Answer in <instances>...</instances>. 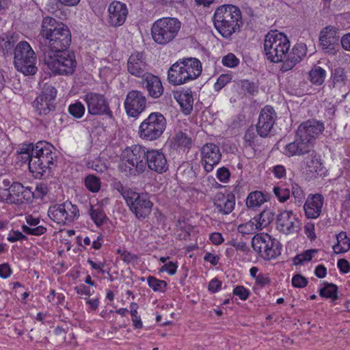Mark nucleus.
<instances>
[{
  "label": "nucleus",
  "mask_w": 350,
  "mask_h": 350,
  "mask_svg": "<svg viewBox=\"0 0 350 350\" xmlns=\"http://www.w3.org/2000/svg\"><path fill=\"white\" fill-rule=\"evenodd\" d=\"M213 203L219 213L228 215L234 208L235 196L232 193H228L226 195L217 193L213 199Z\"/></svg>",
  "instance_id": "27"
},
{
  "label": "nucleus",
  "mask_w": 350,
  "mask_h": 350,
  "mask_svg": "<svg viewBox=\"0 0 350 350\" xmlns=\"http://www.w3.org/2000/svg\"><path fill=\"white\" fill-rule=\"evenodd\" d=\"M269 200V196L267 193L256 190L248 194L245 200V204L250 210L256 211Z\"/></svg>",
  "instance_id": "29"
},
{
  "label": "nucleus",
  "mask_w": 350,
  "mask_h": 350,
  "mask_svg": "<svg viewBox=\"0 0 350 350\" xmlns=\"http://www.w3.org/2000/svg\"><path fill=\"white\" fill-rule=\"evenodd\" d=\"M201 155L202 165L207 172L213 171L221 159L219 148L213 143L206 144L201 148Z\"/></svg>",
  "instance_id": "18"
},
{
  "label": "nucleus",
  "mask_w": 350,
  "mask_h": 350,
  "mask_svg": "<svg viewBox=\"0 0 350 350\" xmlns=\"http://www.w3.org/2000/svg\"><path fill=\"white\" fill-rule=\"evenodd\" d=\"M12 274V269L8 263L0 265V277L7 278Z\"/></svg>",
  "instance_id": "63"
},
{
  "label": "nucleus",
  "mask_w": 350,
  "mask_h": 350,
  "mask_svg": "<svg viewBox=\"0 0 350 350\" xmlns=\"http://www.w3.org/2000/svg\"><path fill=\"white\" fill-rule=\"evenodd\" d=\"M252 247L260 258L271 260L281 254L282 245L277 239L269 234L258 233L252 238Z\"/></svg>",
  "instance_id": "10"
},
{
  "label": "nucleus",
  "mask_w": 350,
  "mask_h": 350,
  "mask_svg": "<svg viewBox=\"0 0 350 350\" xmlns=\"http://www.w3.org/2000/svg\"><path fill=\"white\" fill-rule=\"evenodd\" d=\"M221 287V282L217 278L212 279L208 284V289L213 293L217 292Z\"/></svg>",
  "instance_id": "62"
},
{
  "label": "nucleus",
  "mask_w": 350,
  "mask_h": 350,
  "mask_svg": "<svg viewBox=\"0 0 350 350\" xmlns=\"http://www.w3.org/2000/svg\"><path fill=\"white\" fill-rule=\"evenodd\" d=\"M273 191L276 198L281 202H286L291 196V190L284 185L275 186Z\"/></svg>",
  "instance_id": "44"
},
{
  "label": "nucleus",
  "mask_w": 350,
  "mask_h": 350,
  "mask_svg": "<svg viewBox=\"0 0 350 350\" xmlns=\"http://www.w3.org/2000/svg\"><path fill=\"white\" fill-rule=\"evenodd\" d=\"M85 186L92 193H97L100 191L101 182L98 177L93 174L88 175L84 180Z\"/></svg>",
  "instance_id": "39"
},
{
  "label": "nucleus",
  "mask_w": 350,
  "mask_h": 350,
  "mask_svg": "<svg viewBox=\"0 0 350 350\" xmlns=\"http://www.w3.org/2000/svg\"><path fill=\"white\" fill-rule=\"evenodd\" d=\"M142 85L148 91L150 96L159 98L163 92V87L160 79L150 72L142 77Z\"/></svg>",
  "instance_id": "28"
},
{
  "label": "nucleus",
  "mask_w": 350,
  "mask_h": 350,
  "mask_svg": "<svg viewBox=\"0 0 350 350\" xmlns=\"http://www.w3.org/2000/svg\"><path fill=\"white\" fill-rule=\"evenodd\" d=\"M166 126L164 116L160 112H152L140 124L138 135L145 141H154L162 136Z\"/></svg>",
  "instance_id": "9"
},
{
  "label": "nucleus",
  "mask_w": 350,
  "mask_h": 350,
  "mask_svg": "<svg viewBox=\"0 0 350 350\" xmlns=\"http://www.w3.org/2000/svg\"><path fill=\"white\" fill-rule=\"evenodd\" d=\"M174 146L181 149H189L192 144L191 137L182 131L178 132L173 138Z\"/></svg>",
  "instance_id": "35"
},
{
  "label": "nucleus",
  "mask_w": 350,
  "mask_h": 350,
  "mask_svg": "<svg viewBox=\"0 0 350 350\" xmlns=\"http://www.w3.org/2000/svg\"><path fill=\"white\" fill-rule=\"evenodd\" d=\"M276 113L271 106H265L260 111L258 122L256 126L258 135L267 137L271 133L275 122Z\"/></svg>",
  "instance_id": "17"
},
{
  "label": "nucleus",
  "mask_w": 350,
  "mask_h": 350,
  "mask_svg": "<svg viewBox=\"0 0 350 350\" xmlns=\"http://www.w3.org/2000/svg\"><path fill=\"white\" fill-rule=\"evenodd\" d=\"M49 217L60 225L72 224L79 217V210L77 205L67 200L62 204L51 206L48 210Z\"/></svg>",
  "instance_id": "13"
},
{
  "label": "nucleus",
  "mask_w": 350,
  "mask_h": 350,
  "mask_svg": "<svg viewBox=\"0 0 350 350\" xmlns=\"http://www.w3.org/2000/svg\"><path fill=\"white\" fill-rule=\"evenodd\" d=\"M88 107V111L91 115L106 116L110 119L113 114L110 109L109 104L104 95L94 92L88 93L84 98Z\"/></svg>",
  "instance_id": "14"
},
{
  "label": "nucleus",
  "mask_w": 350,
  "mask_h": 350,
  "mask_svg": "<svg viewBox=\"0 0 350 350\" xmlns=\"http://www.w3.org/2000/svg\"><path fill=\"white\" fill-rule=\"evenodd\" d=\"M224 66L229 68H234L239 64V59L233 53H228L222 58Z\"/></svg>",
  "instance_id": "50"
},
{
  "label": "nucleus",
  "mask_w": 350,
  "mask_h": 350,
  "mask_svg": "<svg viewBox=\"0 0 350 350\" xmlns=\"http://www.w3.org/2000/svg\"><path fill=\"white\" fill-rule=\"evenodd\" d=\"M124 106L129 117L137 118L146 107V98L141 91H129L126 94Z\"/></svg>",
  "instance_id": "15"
},
{
  "label": "nucleus",
  "mask_w": 350,
  "mask_h": 350,
  "mask_svg": "<svg viewBox=\"0 0 350 350\" xmlns=\"http://www.w3.org/2000/svg\"><path fill=\"white\" fill-rule=\"evenodd\" d=\"M21 159L28 162L29 171L36 178L51 175L57 166V153L55 147L46 141L25 144L20 151Z\"/></svg>",
  "instance_id": "2"
},
{
  "label": "nucleus",
  "mask_w": 350,
  "mask_h": 350,
  "mask_svg": "<svg viewBox=\"0 0 350 350\" xmlns=\"http://www.w3.org/2000/svg\"><path fill=\"white\" fill-rule=\"evenodd\" d=\"M307 53L306 45L304 43H297L292 49L290 53H286V59L283 62L280 70L287 72L293 69L299 63Z\"/></svg>",
  "instance_id": "25"
},
{
  "label": "nucleus",
  "mask_w": 350,
  "mask_h": 350,
  "mask_svg": "<svg viewBox=\"0 0 350 350\" xmlns=\"http://www.w3.org/2000/svg\"><path fill=\"white\" fill-rule=\"evenodd\" d=\"M290 49L287 36L278 31L269 32L264 40V51L271 62L278 63L283 60Z\"/></svg>",
  "instance_id": "6"
},
{
  "label": "nucleus",
  "mask_w": 350,
  "mask_h": 350,
  "mask_svg": "<svg viewBox=\"0 0 350 350\" xmlns=\"http://www.w3.org/2000/svg\"><path fill=\"white\" fill-rule=\"evenodd\" d=\"M334 83H345L347 80V75L342 68L338 67L334 69L332 72Z\"/></svg>",
  "instance_id": "48"
},
{
  "label": "nucleus",
  "mask_w": 350,
  "mask_h": 350,
  "mask_svg": "<svg viewBox=\"0 0 350 350\" xmlns=\"http://www.w3.org/2000/svg\"><path fill=\"white\" fill-rule=\"evenodd\" d=\"M323 285L324 287L319 291L320 296L336 300L338 298V286L334 284L327 282H324Z\"/></svg>",
  "instance_id": "36"
},
{
  "label": "nucleus",
  "mask_w": 350,
  "mask_h": 350,
  "mask_svg": "<svg viewBox=\"0 0 350 350\" xmlns=\"http://www.w3.org/2000/svg\"><path fill=\"white\" fill-rule=\"evenodd\" d=\"M16 41L17 39L14 36H6L0 38V46L4 55H11L12 53Z\"/></svg>",
  "instance_id": "38"
},
{
  "label": "nucleus",
  "mask_w": 350,
  "mask_h": 350,
  "mask_svg": "<svg viewBox=\"0 0 350 350\" xmlns=\"http://www.w3.org/2000/svg\"><path fill=\"white\" fill-rule=\"evenodd\" d=\"M308 282V279L301 274H295L292 278V285L295 288H304Z\"/></svg>",
  "instance_id": "52"
},
{
  "label": "nucleus",
  "mask_w": 350,
  "mask_h": 350,
  "mask_svg": "<svg viewBox=\"0 0 350 350\" xmlns=\"http://www.w3.org/2000/svg\"><path fill=\"white\" fill-rule=\"evenodd\" d=\"M312 147V144H310L309 140H304L303 137L298 136L296 133L294 141L287 144L284 146L282 152L288 157L301 156L309 153Z\"/></svg>",
  "instance_id": "22"
},
{
  "label": "nucleus",
  "mask_w": 350,
  "mask_h": 350,
  "mask_svg": "<svg viewBox=\"0 0 350 350\" xmlns=\"http://www.w3.org/2000/svg\"><path fill=\"white\" fill-rule=\"evenodd\" d=\"M234 295L238 296L241 300H246L250 295V291L243 286H237L233 290Z\"/></svg>",
  "instance_id": "53"
},
{
  "label": "nucleus",
  "mask_w": 350,
  "mask_h": 350,
  "mask_svg": "<svg viewBox=\"0 0 350 350\" xmlns=\"http://www.w3.org/2000/svg\"><path fill=\"white\" fill-rule=\"evenodd\" d=\"M275 213L270 208L264 209L258 216L254 217L255 221L260 230L267 227L274 219Z\"/></svg>",
  "instance_id": "33"
},
{
  "label": "nucleus",
  "mask_w": 350,
  "mask_h": 350,
  "mask_svg": "<svg viewBox=\"0 0 350 350\" xmlns=\"http://www.w3.org/2000/svg\"><path fill=\"white\" fill-rule=\"evenodd\" d=\"M257 223L255 221V219L250 220L249 221L240 224L238 226V230L239 232L245 234H249L254 232L256 230H260L258 228V226L256 225Z\"/></svg>",
  "instance_id": "45"
},
{
  "label": "nucleus",
  "mask_w": 350,
  "mask_h": 350,
  "mask_svg": "<svg viewBox=\"0 0 350 350\" xmlns=\"http://www.w3.org/2000/svg\"><path fill=\"white\" fill-rule=\"evenodd\" d=\"M337 266L340 271L342 273H347L350 271V264L345 258H340L337 262Z\"/></svg>",
  "instance_id": "60"
},
{
  "label": "nucleus",
  "mask_w": 350,
  "mask_h": 350,
  "mask_svg": "<svg viewBox=\"0 0 350 350\" xmlns=\"http://www.w3.org/2000/svg\"><path fill=\"white\" fill-rule=\"evenodd\" d=\"M181 27L180 21L174 17H163L157 20L152 25L153 40L160 45H165L174 40Z\"/></svg>",
  "instance_id": "7"
},
{
  "label": "nucleus",
  "mask_w": 350,
  "mask_h": 350,
  "mask_svg": "<svg viewBox=\"0 0 350 350\" xmlns=\"http://www.w3.org/2000/svg\"><path fill=\"white\" fill-rule=\"evenodd\" d=\"M230 173L228 168L223 167L217 170V178L222 183H227L230 178Z\"/></svg>",
  "instance_id": "54"
},
{
  "label": "nucleus",
  "mask_w": 350,
  "mask_h": 350,
  "mask_svg": "<svg viewBox=\"0 0 350 350\" xmlns=\"http://www.w3.org/2000/svg\"><path fill=\"white\" fill-rule=\"evenodd\" d=\"M239 85L245 94L255 95L258 92V86L254 82H250L248 80H241Z\"/></svg>",
  "instance_id": "46"
},
{
  "label": "nucleus",
  "mask_w": 350,
  "mask_h": 350,
  "mask_svg": "<svg viewBox=\"0 0 350 350\" xmlns=\"http://www.w3.org/2000/svg\"><path fill=\"white\" fill-rule=\"evenodd\" d=\"M23 185L18 183L14 182L9 188V194L12 198L13 202L21 203V196L23 194Z\"/></svg>",
  "instance_id": "41"
},
{
  "label": "nucleus",
  "mask_w": 350,
  "mask_h": 350,
  "mask_svg": "<svg viewBox=\"0 0 350 350\" xmlns=\"http://www.w3.org/2000/svg\"><path fill=\"white\" fill-rule=\"evenodd\" d=\"M301 222L292 211H282L276 217V229L288 235L300 230Z\"/></svg>",
  "instance_id": "16"
},
{
  "label": "nucleus",
  "mask_w": 350,
  "mask_h": 350,
  "mask_svg": "<svg viewBox=\"0 0 350 350\" xmlns=\"http://www.w3.org/2000/svg\"><path fill=\"white\" fill-rule=\"evenodd\" d=\"M109 23L114 27H119L126 21L128 10L126 5L120 1H114L108 7Z\"/></svg>",
  "instance_id": "26"
},
{
  "label": "nucleus",
  "mask_w": 350,
  "mask_h": 350,
  "mask_svg": "<svg viewBox=\"0 0 350 350\" xmlns=\"http://www.w3.org/2000/svg\"><path fill=\"white\" fill-rule=\"evenodd\" d=\"M89 168H91L97 172L102 173L107 170L106 165L100 163L98 161H89L87 164Z\"/></svg>",
  "instance_id": "61"
},
{
  "label": "nucleus",
  "mask_w": 350,
  "mask_h": 350,
  "mask_svg": "<svg viewBox=\"0 0 350 350\" xmlns=\"http://www.w3.org/2000/svg\"><path fill=\"white\" fill-rule=\"evenodd\" d=\"M337 243L333 249L336 254H343L350 249V239L347 237L345 232H341L336 235Z\"/></svg>",
  "instance_id": "34"
},
{
  "label": "nucleus",
  "mask_w": 350,
  "mask_h": 350,
  "mask_svg": "<svg viewBox=\"0 0 350 350\" xmlns=\"http://www.w3.org/2000/svg\"><path fill=\"white\" fill-rule=\"evenodd\" d=\"M324 130L323 123L316 120H308L302 122L297 129V133L304 140H309L310 144L313 142L316 137Z\"/></svg>",
  "instance_id": "21"
},
{
  "label": "nucleus",
  "mask_w": 350,
  "mask_h": 350,
  "mask_svg": "<svg viewBox=\"0 0 350 350\" xmlns=\"http://www.w3.org/2000/svg\"><path fill=\"white\" fill-rule=\"evenodd\" d=\"M291 193H292L295 199V203L297 204V206H300L303 204L306 198L303 189L297 183H293L291 184Z\"/></svg>",
  "instance_id": "43"
},
{
  "label": "nucleus",
  "mask_w": 350,
  "mask_h": 350,
  "mask_svg": "<svg viewBox=\"0 0 350 350\" xmlns=\"http://www.w3.org/2000/svg\"><path fill=\"white\" fill-rule=\"evenodd\" d=\"M326 72L321 67H316L310 73V81L313 84L321 85L325 80Z\"/></svg>",
  "instance_id": "40"
},
{
  "label": "nucleus",
  "mask_w": 350,
  "mask_h": 350,
  "mask_svg": "<svg viewBox=\"0 0 350 350\" xmlns=\"http://www.w3.org/2000/svg\"><path fill=\"white\" fill-rule=\"evenodd\" d=\"M316 252V250H310L297 255L295 258V264H301L304 261L311 260L313 257V254Z\"/></svg>",
  "instance_id": "51"
},
{
  "label": "nucleus",
  "mask_w": 350,
  "mask_h": 350,
  "mask_svg": "<svg viewBox=\"0 0 350 350\" xmlns=\"http://www.w3.org/2000/svg\"><path fill=\"white\" fill-rule=\"evenodd\" d=\"M39 36L47 49L44 52V64L55 75H70L75 72V55L68 51L71 44L68 27L54 18H43Z\"/></svg>",
  "instance_id": "1"
},
{
  "label": "nucleus",
  "mask_w": 350,
  "mask_h": 350,
  "mask_svg": "<svg viewBox=\"0 0 350 350\" xmlns=\"http://www.w3.org/2000/svg\"><path fill=\"white\" fill-rule=\"evenodd\" d=\"M148 286L155 292L163 293L167 288V283L164 280H161L154 276H148L147 278Z\"/></svg>",
  "instance_id": "42"
},
{
  "label": "nucleus",
  "mask_w": 350,
  "mask_h": 350,
  "mask_svg": "<svg viewBox=\"0 0 350 350\" xmlns=\"http://www.w3.org/2000/svg\"><path fill=\"white\" fill-rule=\"evenodd\" d=\"M146 167L159 174L165 172L168 164L165 155L160 150L147 149Z\"/></svg>",
  "instance_id": "20"
},
{
  "label": "nucleus",
  "mask_w": 350,
  "mask_h": 350,
  "mask_svg": "<svg viewBox=\"0 0 350 350\" xmlns=\"http://www.w3.org/2000/svg\"><path fill=\"white\" fill-rule=\"evenodd\" d=\"M306 168L311 173H314L319 176L324 174L325 169L321 159L314 152L305 159Z\"/></svg>",
  "instance_id": "31"
},
{
  "label": "nucleus",
  "mask_w": 350,
  "mask_h": 350,
  "mask_svg": "<svg viewBox=\"0 0 350 350\" xmlns=\"http://www.w3.org/2000/svg\"><path fill=\"white\" fill-rule=\"evenodd\" d=\"M213 21L216 30L228 38L240 31L243 25L241 10L231 4L220 5L215 11Z\"/></svg>",
  "instance_id": "3"
},
{
  "label": "nucleus",
  "mask_w": 350,
  "mask_h": 350,
  "mask_svg": "<svg viewBox=\"0 0 350 350\" xmlns=\"http://www.w3.org/2000/svg\"><path fill=\"white\" fill-rule=\"evenodd\" d=\"M202 70V64L198 59H180L169 68L167 79L174 85L185 84L197 79L201 75Z\"/></svg>",
  "instance_id": "4"
},
{
  "label": "nucleus",
  "mask_w": 350,
  "mask_h": 350,
  "mask_svg": "<svg viewBox=\"0 0 350 350\" xmlns=\"http://www.w3.org/2000/svg\"><path fill=\"white\" fill-rule=\"evenodd\" d=\"M115 189L121 193L125 200L127 199V196H130V193L134 191L129 188L125 187L120 182L116 183Z\"/></svg>",
  "instance_id": "57"
},
{
  "label": "nucleus",
  "mask_w": 350,
  "mask_h": 350,
  "mask_svg": "<svg viewBox=\"0 0 350 350\" xmlns=\"http://www.w3.org/2000/svg\"><path fill=\"white\" fill-rule=\"evenodd\" d=\"M324 198L321 193H310L304 204V210L308 219H317L321 213Z\"/></svg>",
  "instance_id": "23"
},
{
  "label": "nucleus",
  "mask_w": 350,
  "mask_h": 350,
  "mask_svg": "<svg viewBox=\"0 0 350 350\" xmlns=\"http://www.w3.org/2000/svg\"><path fill=\"white\" fill-rule=\"evenodd\" d=\"M174 98L185 114L191 113L193 105V98L191 91L177 92L174 94Z\"/></svg>",
  "instance_id": "30"
},
{
  "label": "nucleus",
  "mask_w": 350,
  "mask_h": 350,
  "mask_svg": "<svg viewBox=\"0 0 350 350\" xmlns=\"http://www.w3.org/2000/svg\"><path fill=\"white\" fill-rule=\"evenodd\" d=\"M148 64L146 55L142 52L131 53L127 60V71L135 77H144L148 73Z\"/></svg>",
  "instance_id": "19"
},
{
  "label": "nucleus",
  "mask_w": 350,
  "mask_h": 350,
  "mask_svg": "<svg viewBox=\"0 0 350 350\" xmlns=\"http://www.w3.org/2000/svg\"><path fill=\"white\" fill-rule=\"evenodd\" d=\"M256 133V127L250 126L246 130L244 135L245 146L255 149L256 146L260 144Z\"/></svg>",
  "instance_id": "37"
},
{
  "label": "nucleus",
  "mask_w": 350,
  "mask_h": 350,
  "mask_svg": "<svg viewBox=\"0 0 350 350\" xmlns=\"http://www.w3.org/2000/svg\"><path fill=\"white\" fill-rule=\"evenodd\" d=\"M88 213L91 219L98 228L101 227L109 219L100 205L94 206L90 204Z\"/></svg>",
  "instance_id": "32"
},
{
  "label": "nucleus",
  "mask_w": 350,
  "mask_h": 350,
  "mask_svg": "<svg viewBox=\"0 0 350 350\" xmlns=\"http://www.w3.org/2000/svg\"><path fill=\"white\" fill-rule=\"evenodd\" d=\"M232 80V75L229 74L221 75L214 84V89L215 91H220L226 85H227Z\"/></svg>",
  "instance_id": "49"
},
{
  "label": "nucleus",
  "mask_w": 350,
  "mask_h": 350,
  "mask_svg": "<svg viewBox=\"0 0 350 350\" xmlns=\"http://www.w3.org/2000/svg\"><path fill=\"white\" fill-rule=\"evenodd\" d=\"M338 29L333 26H327L320 32V45L326 53H334L335 46L338 44Z\"/></svg>",
  "instance_id": "24"
},
{
  "label": "nucleus",
  "mask_w": 350,
  "mask_h": 350,
  "mask_svg": "<svg viewBox=\"0 0 350 350\" xmlns=\"http://www.w3.org/2000/svg\"><path fill=\"white\" fill-rule=\"evenodd\" d=\"M255 280L256 284L261 288L271 283V279L267 273H259Z\"/></svg>",
  "instance_id": "55"
},
{
  "label": "nucleus",
  "mask_w": 350,
  "mask_h": 350,
  "mask_svg": "<svg viewBox=\"0 0 350 350\" xmlns=\"http://www.w3.org/2000/svg\"><path fill=\"white\" fill-rule=\"evenodd\" d=\"M147 148L139 144L126 148L122 152L120 170L128 176H137L146 170Z\"/></svg>",
  "instance_id": "5"
},
{
  "label": "nucleus",
  "mask_w": 350,
  "mask_h": 350,
  "mask_svg": "<svg viewBox=\"0 0 350 350\" xmlns=\"http://www.w3.org/2000/svg\"><path fill=\"white\" fill-rule=\"evenodd\" d=\"M68 111L73 117L80 118L85 113V107L81 102H76L70 105Z\"/></svg>",
  "instance_id": "47"
},
{
  "label": "nucleus",
  "mask_w": 350,
  "mask_h": 350,
  "mask_svg": "<svg viewBox=\"0 0 350 350\" xmlns=\"http://www.w3.org/2000/svg\"><path fill=\"white\" fill-rule=\"evenodd\" d=\"M274 176L278 178H283L286 175V169L282 165H278L273 167L272 170Z\"/></svg>",
  "instance_id": "64"
},
{
  "label": "nucleus",
  "mask_w": 350,
  "mask_h": 350,
  "mask_svg": "<svg viewBox=\"0 0 350 350\" xmlns=\"http://www.w3.org/2000/svg\"><path fill=\"white\" fill-rule=\"evenodd\" d=\"M14 54V66L18 71L25 75H33L37 72L36 55L27 42H20L16 46Z\"/></svg>",
  "instance_id": "8"
},
{
  "label": "nucleus",
  "mask_w": 350,
  "mask_h": 350,
  "mask_svg": "<svg viewBox=\"0 0 350 350\" xmlns=\"http://www.w3.org/2000/svg\"><path fill=\"white\" fill-rule=\"evenodd\" d=\"M125 201L129 210L138 220L145 219L152 212L153 202L148 193L133 191L130 193V196H127Z\"/></svg>",
  "instance_id": "12"
},
{
  "label": "nucleus",
  "mask_w": 350,
  "mask_h": 350,
  "mask_svg": "<svg viewBox=\"0 0 350 350\" xmlns=\"http://www.w3.org/2000/svg\"><path fill=\"white\" fill-rule=\"evenodd\" d=\"M35 197V193L29 187H24L21 196V203L25 201H30Z\"/></svg>",
  "instance_id": "59"
},
{
  "label": "nucleus",
  "mask_w": 350,
  "mask_h": 350,
  "mask_svg": "<svg viewBox=\"0 0 350 350\" xmlns=\"http://www.w3.org/2000/svg\"><path fill=\"white\" fill-rule=\"evenodd\" d=\"M56 96L55 88L52 85L45 84L40 94L32 102L36 114L40 117L53 116L55 111Z\"/></svg>",
  "instance_id": "11"
},
{
  "label": "nucleus",
  "mask_w": 350,
  "mask_h": 350,
  "mask_svg": "<svg viewBox=\"0 0 350 350\" xmlns=\"http://www.w3.org/2000/svg\"><path fill=\"white\" fill-rule=\"evenodd\" d=\"M8 241L14 243L18 241H23L27 239V237L18 230L12 231L10 232L7 238Z\"/></svg>",
  "instance_id": "56"
},
{
  "label": "nucleus",
  "mask_w": 350,
  "mask_h": 350,
  "mask_svg": "<svg viewBox=\"0 0 350 350\" xmlns=\"http://www.w3.org/2000/svg\"><path fill=\"white\" fill-rule=\"evenodd\" d=\"M177 268L178 265L170 261L165 263L161 268V271L167 272L170 275H173L176 273Z\"/></svg>",
  "instance_id": "58"
}]
</instances>
